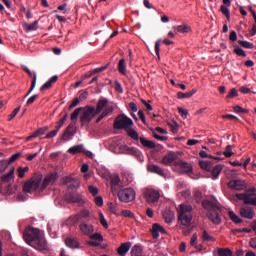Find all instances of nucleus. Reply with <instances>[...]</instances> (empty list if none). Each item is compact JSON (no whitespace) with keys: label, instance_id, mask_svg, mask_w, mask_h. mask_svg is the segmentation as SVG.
I'll return each instance as SVG.
<instances>
[{"label":"nucleus","instance_id":"nucleus-35","mask_svg":"<svg viewBox=\"0 0 256 256\" xmlns=\"http://www.w3.org/2000/svg\"><path fill=\"white\" fill-rule=\"evenodd\" d=\"M115 107H108L106 110L102 111V114L98 116V119H96V123H100L102 119H105V117H108V115H111L114 111Z\"/></svg>","mask_w":256,"mask_h":256},{"label":"nucleus","instance_id":"nucleus-59","mask_svg":"<svg viewBox=\"0 0 256 256\" xmlns=\"http://www.w3.org/2000/svg\"><path fill=\"white\" fill-rule=\"evenodd\" d=\"M84 108L80 107V108H77L71 115V119L73 121H76L78 119V116L79 114L81 113V111H83Z\"/></svg>","mask_w":256,"mask_h":256},{"label":"nucleus","instance_id":"nucleus-61","mask_svg":"<svg viewBox=\"0 0 256 256\" xmlns=\"http://www.w3.org/2000/svg\"><path fill=\"white\" fill-rule=\"evenodd\" d=\"M8 166H9V163L7 160H0V173H3Z\"/></svg>","mask_w":256,"mask_h":256},{"label":"nucleus","instance_id":"nucleus-10","mask_svg":"<svg viewBox=\"0 0 256 256\" xmlns=\"http://www.w3.org/2000/svg\"><path fill=\"white\" fill-rule=\"evenodd\" d=\"M121 150L126 152L129 155H132L133 157H135L139 161H142V159H143V154L138 148L129 147L127 145H122Z\"/></svg>","mask_w":256,"mask_h":256},{"label":"nucleus","instance_id":"nucleus-58","mask_svg":"<svg viewBox=\"0 0 256 256\" xmlns=\"http://www.w3.org/2000/svg\"><path fill=\"white\" fill-rule=\"evenodd\" d=\"M238 44L241 45L242 47L246 48V49H252L254 47V45L250 42L247 41H238Z\"/></svg>","mask_w":256,"mask_h":256},{"label":"nucleus","instance_id":"nucleus-50","mask_svg":"<svg viewBox=\"0 0 256 256\" xmlns=\"http://www.w3.org/2000/svg\"><path fill=\"white\" fill-rule=\"evenodd\" d=\"M28 171H29V167L28 166H26L24 168L23 167H18V169H17L18 177L20 179L24 178L25 173L28 172Z\"/></svg>","mask_w":256,"mask_h":256},{"label":"nucleus","instance_id":"nucleus-34","mask_svg":"<svg viewBox=\"0 0 256 256\" xmlns=\"http://www.w3.org/2000/svg\"><path fill=\"white\" fill-rule=\"evenodd\" d=\"M222 171H223V166L221 164H218L215 167H213L211 170V175L213 177V180L218 179Z\"/></svg>","mask_w":256,"mask_h":256},{"label":"nucleus","instance_id":"nucleus-5","mask_svg":"<svg viewBox=\"0 0 256 256\" xmlns=\"http://www.w3.org/2000/svg\"><path fill=\"white\" fill-rule=\"evenodd\" d=\"M117 197L122 203H130L135 200L136 193L133 188H124L118 191Z\"/></svg>","mask_w":256,"mask_h":256},{"label":"nucleus","instance_id":"nucleus-33","mask_svg":"<svg viewBox=\"0 0 256 256\" xmlns=\"http://www.w3.org/2000/svg\"><path fill=\"white\" fill-rule=\"evenodd\" d=\"M190 245L192 247H195L199 251L203 250V246H201V244H198V234L197 233L192 234L191 240H190Z\"/></svg>","mask_w":256,"mask_h":256},{"label":"nucleus","instance_id":"nucleus-13","mask_svg":"<svg viewBox=\"0 0 256 256\" xmlns=\"http://www.w3.org/2000/svg\"><path fill=\"white\" fill-rule=\"evenodd\" d=\"M240 215L242 218L252 220L255 216L254 209L250 206H244L240 208Z\"/></svg>","mask_w":256,"mask_h":256},{"label":"nucleus","instance_id":"nucleus-51","mask_svg":"<svg viewBox=\"0 0 256 256\" xmlns=\"http://www.w3.org/2000/svg\"><path fill=\"white\" fill-rule=\"evenodd\" d=\"M223 155L226 158H231L233 156V146H231V145L226 146V149L223 152Z\"/></svg>","mask_w":256,"mask_h":256},{"label":"nucleus","instance_id":"nucleus-57","mask_svg":"<svg viewBox=\"0 0 256 256\" xmlns=\"http://www.w3.org/2000/svg\"><path fill=\"white\" fill-rule=\"evenodd\" d=\"M121 215L125 218H134V213L127 209L122 210Z\"/></svg>","mask_w":256,"mask_h":256},{"label":"nucleus","instance_id":"nucleus-53","mask_svg":"<svg viewBox=\"0 0 256 256\" xmlns=\"http://www.w3.org/2000/svg\"><path fill=\"white\" fill-rule=\"evenodd\" d=\"M239 96V93L237 92V89L232 88L228 95L226 96V99H233L235 97Z\"/></svg>","mask_w":256,"mask_h":256},{"label":"nucleus","instance_id":"nucleus-8","mask_svg":"<svg viewBox=\"0 0 256 256\" xmlns=\"http://www.w3.org/2000/svg\"><path fill=\"white\" fill-rule=\"evenodd\" d=\"M94 117H97V114H95V108L93 106H87L81 116V123L83 125H89Z\"/></svg>","mask_w":256,"mask_h":256},{"label":"nucleus","instance_id":"nucleus-24","mask_svg":"<svg viewBox=\"0 0 256 256\" xmlns=\"http://www.w3.org/2000/svg\"><path fill=\"white\" fill-rule=\"evenodd\" d=\"M162 216L166 224H171L175 220V213L170 209L164 210Z\"/></svg>","mask_w":256,"mask_h":256},{"label":"nucleus","instance_id":"nucleus-25","mask_svg":"<svg viewBox=\"0 0 256 256\" xmlns=\"http://www.w3.org/2000/svg\"><path fill=\"white\" fill-rule=\"evenodd\" d=\"M48 127H42V128H39L37 131H35L32 135L28 136L26 138V141L27 142H30L32 139H35V138H38L40 136H43L45 135L46 131H48Z\"/></svg>","mask_w":256,"mask_h":256},{"label":"nucleus","instance_id":"nucleus-2","mask_svg":"<svg viewBox=\"0 0 256 256\" xmlns=\"http://www.w3.org/2000/svg\"><path fill=\"white\" fill-rule=\"evenodd\" d=\"M41 182L42 175L34 176L24 183L23 191L29 194L36 192L40 188Z\"/></svg>","mask_w":256,"mask_h":256},{"label":"nucleus","instance_id":"nucleus-62","mask_svg":"<svg viewBox=\"0 0 256 256\" xmlns=\"http://www.w3.org/2000/svg\"><path fill=\"white\" fill-rule=\"evenodd\" d=\"M88 191H90V194H92V196H97L99 192L98 188L93 185L88 186Z\"/></svg>","mask_w":256,"mask_h":256},{"label":"nucleus","instance_id":"nucleus-56","mask_svg":"<svg viewBox=\"0 0 256 256\" xmlns=\"http://www.w3.org/2000/svg\"><path fill=\"white\" fill-rule=\"evenodd\" d=\"M177 109H178V113L182 117V119H187L188 113H189L188 110L181 108V107H178Z\"/></svg>","mask_w":256,"mask_h":256},{"label":"nucleus","instance_id":"nucleus-49","mask_svg":"<svg viewBox=\"0 0 256 256\" xmlns=\"http://www.w3.org/2000/svg\"><path fill=\"white\" fill-rule=\"evenodd\" d=\"M221 13L226 17L228 21L231 20V12L229 11V8L227 6H221Z\"/></svg>","mask_w":256,"mask_h":256},{"label":"nucleus","instance_id":"nucleus-45","mask_svg":"<svg viewBox=\"0 0 256 256\" xmlns=\"http://www.w3.org/2000/svg\"><path fill=\"white\" fill-rule=\"evenodd\" d=\"M23 27L26 32L36 31L38 29V21H35L32 24H24Z\"/></svg>","mask_w":256,"mask_h":256},{"label":"nucleus","instance_id":"nucleus-29","mask_svg":"<svg viewBox=\"0 0 256 256\" xmlns=\"http://www.w3.org/2000/svg\"><path fill=\"white\" fill-rule=\"evenodd\" d=\"M80 229L85 235H91L94 232V226L88 223H82Z\"/></svg>","mask_w":256,"mask_h":256},{"label":"nucleus","instance_id":"nucleus-52","mask_svg":"<svg viewBox=\"0 0 256 256\" xmlns=\"http://www.w3.org/2000/svg\"><path fill=\"white\" fill-rule=\"evenodd\" d=\"M234 53L240 57H247V54L245 53V51H243V49H241L239 46H235Z\"/></svg>","mask_w":256,"mask_h":256},{"label":"nucleus","instance_id":"nucleus-14","mask_svg":"<svg viewBox=\"0 0 256 256\" xmlns=\"http://www.w3.org/2000/svg\"><path fill=\"white\" fill-rule=\"evenodd\" d=\"M175 164L185 174L193 172V166L186 161L178 160L175 162Z\"/></svg>","mask_w":256,"mask_h":256},{"label":"nucleus","instance_id":"nucleus-11","mask_svg":"<svg viewBox=\"0 0 256 256\" xmlns=\"http://www.w3.org/2000/svg\"><path fill=\"white\" fill-rule=\"evenodd\" d=\"M109 101L106 98H102L98 100L96 103V109H94V115H99L102 111H107L108 107H114L112 105H108Z\"/></svg>","mask_w":256,"mask_h":256},{"label":"nucleus","instance_id":"nucleus-4","mask_svg":"<svg viewBox=\"0 0 256 256\" xmlns=\"http://www.w3.org/2000/svg\"><path fill=\"white\" fill-rule=\"evenodd\" d=\"M256 188L247 189L246 192L238 195L240 201H243L245 205H252L256 207Z\"/></svg>","mask_w":256,"mask_h":256},{"label":"nucleus","instance_id":"nucleus-44","mask_svg":"<svg viewBox=\"0 0 256 256\" xmlns=\"http://www.w3.org/2000/svg\"><path fill=\"white\" fill-rule=\"evenodd\" d=\"M202 240L205 242H215L216 238L211 236L207 230H203L202 232Z\"/></svg>","mask_w":256,"mask_h":256},{"label":"nucleus","instance_id":"nucleus-3","mask_svg":"<svg viewBox=\"0 0 256 256\" xmlns=\"http://www.w3.org/2000/svg\"><path fill=\"white\" fill-rule=\"evenodd\" d=\"M134 125V122L131 118L126 116L125 114H121L114 120V129H124L127 131Z\"/></svg>","mask_w":256,"mask_h":256},{"label":"nucleus","instance_id":"nucleus-12","mask_svg":"<svg viewBox=\"0 0 256 256\" xmlns=\"http://www.w3.org/2000/svg\"><path fill=\"white\" fill-rule=\"evenodd\" d=\"M64 199L68 203L75 204L82 201V196L76 192H67Z\"/></svg>","mask_w":256,"mask_h":256},{"label":"nucleus","instance_id":"nucleus-1","mask_svg":"<svg viewBox=\"0 0 256 256\" xmlns=\"http://www.w3.org/2000/svg\"><path fill=\"white\" fill-rule=\"evenodd\" d=\"M178 222L185 227L191 225L193 220V206L191 204L182 203L177 207Z\"/></svg>","mask_w":256,"mask_h":256},{"label":"nucleus","instance_id":"nucleus-9","mask_svg":"<svg viewBox=\"0 0 256 256\" xmlns=\"http://www.w3.org/2000/svg\"><path fill=\"white\" fill-rule=\"evenodd\" d=\"M227 186L231 190L241 192L247 188V183L242 179H232L227 183Z\"/></svg>","mask_w":256,"mask_h":256},{"label":"nucleus","instance_id":"nucleus-46","mask_svg":"<svg viewBox=\"0 0 256 256\" xmlns=\"http://www.w3.org/2000/svg\"><path fill=\"white\" fill-rule=\"evenodd\" d=\"M167 125H168V127H170L171 132L173 134H177L178 133V131H179V124H178L177 121L168 122Z\"/></svg>","mask_w":256,"mask_h":256},{"label":"nucleus","instance_id":"nucleus-27","mask_svg":"<svg viewBox=\"0 0 256 256\" xmlns=\"http://www.w3.org/2000/svg\"><path fill=\"white\" fill-rule=\"evenodd\" d=\"M89 215H90L89 210L84 209V210L81 211V213H78V214L74 215L72 217V220H73L74 223H78L81 220V218L86 219V218L89 217Z\"/></svg>","mask_w":256,"mask_h":256},{"label":"nucleus","instance_id":"nucleus-63","mask_svg":"<svg viewBox=\"0 0 256 256\" xmlns=\"http://www.w3.org/2000/svg\"><path fill=\"white\" fill-rule=\"evenodd\" d=\"M94 203H96V206L102 207L103 206V197L102 196L94 197Z\"/></svg>","mask_w":256,"mask_h":256},{"label":"nucleus","instance_id":"nucleus-22","mask_svg":"<svg viewBox=\"0 0 256 256\" xmlns=\"http://www.w3.org/2000/svg\"><path fill=\"white\" fill-rule=\"evenodd\" d=\"M131 247V242H124L123 244H120L119 248H117V254L119 256H125L130 251Z\"/></svg>","mask_w":256,"mask_h":256},{"label":"nucleus","instance_id":"nucleus-38","mask_svg":"<svg viewBox=\"0 0 256 256\" xmlns=\"http://www.w3.org/2000/svg\"><path fill=\"white\" fill-rule=\"evenodd\" d=\"M84 152V146L83 145H76L71 148H69L68 153L71 155H76Z\"/></svg>","mask_w":256,"mask_h":256},{"label":"nucleus","instance_id":"nucleus-40","mask_svg":"<svg viewBox=\"0 0 256 256\" xmlns=\"http://www.w3.org/2000/svg\"><path fill=\"white\" fill-rule=\"evenodd\" d=\"M229 218L235 223V224H241L243 222V219L239 217V215L235 214L233 210H230L228 212Z\"/></svg>","mask_w":256,"mask_h":256},{"label":"nucleus","instance_id":"nucleus-26","mask_svg":"<svg viewBox=\"0 0 256 256\" xmlns=\"http://www.w3.org/2000/svg\"><path fill=\"white\" fill-rule=\"evenodd\" d=\"M147 170L150 173H154V174H157L159 176H164V170L160 166H158V165L149 164L147 166Z\"/></svg>","mask_w":256,"mask_h":256},{"label":"nucleus","instance_id":"nucleus-60","mask_svg":"<svg viewBox=\"0 0 256 256\" xmlns=\"http://www.w3.org/2000/svg\"><path fill=\"white\" fill-rule=\"evenodd\" d=\"M100 224H102V227H104L106 229L109 228L108 222L105 219V216H104V214L102 212H100Z\"/></svg>","mask_w":256,"mask_h":256},{"label":"nucleus","instance_id":"nucleus-15","mask_svg":"<svg viewBox=\"0 0 256 256\" xmlns=\"http://www.w3.org/2000/svg\"><path fill=\"white\" fill-rule=\"evenodd\" d=\"M159 233L166 234V229L159 223H154L152 225V229H151V234H152L153 239H158L160 236Z\"/></svg>","mask_w":256,"mask_h":256},{"label":"nucleus","instance_id":"nucleus-47","mask_svg":"<svg viewBox=\"0 0 256 256\" xmlns=\"http://www.w3.org/2000/svg\"><path fill=\"white\" fill-rule=\"evenodd\" d=\"M218 256H233V252L229 248H218Z\"/></svg>","mask_w":256,"mask_h":256},{"label":"nucleus","instance_id":"nucleus-43","mask_svg":"<svg viewBox=\"0 0 256 256\" xmlns=\"http://www.w3.org/2000/svg\"><path fill=\"white\" fill-rule=\"evenodd\" d=\"M126 133H127L128 137H130L132 140H134V141H138L139 140V134H138L137 131H135V130H133L131 128H128L126 130Z\"/></svg>","mask_w":256,"mask_h":256},{"label":"nucleus","instance_id":"nucleus-20","mask_svg":"<svg viewBox=\"0 0 256 256\" xmlns=\"http://www.w3.org/2000/svg\"><path fill=\"white\" fill-rule=\"evenodd\" d=\"M76 134V130L74 128V124L71 123L69 126L66 128L64 134L62 135V140L64 141H69L71 140L72 137Z\"/></svg>","mask_w":256,"mask_h":256},{"label":"nucleus","instance_id":"nucleus-28","mask_svg":"<svg viewBox=\"0 0 256 256\" xmlns=\"http://www.w3.org/2000/svg\"><path fill=\"white\" fill-rule=\"evenodd\" d=\"M15 168L12 167L7 174L1 177L2 183H10L14 179Z\"/></svg>","mask_w":256,"mask_h":256},{"label":"nucleus","instance_id":"nucleus-37","mask_svg":"<svg viewBox=\"0 0 256 256\" xmlns=\"http://www.w3.org/2000/svg\"><path fill=\"white\" fill-rule=\"evenodd\" d=\"M198 89L194 88L190 92H178L177 93V98L178 99H185V98H191L195 93H197Z\"/></svg>","mask_w":256,"mask_h":256},{"label":"nucleus","instance_id":"nucleus-30","mask_svg":"<svg viewBox=\"0 0 256 256\" xmlns=\"http://www.w3.org/2000/svg\"><path fill=\"white\" fill-rule=\"evenodd\" d=\"M202 206L205 210H207L209 212L215 211L217 209V205L213 201H210V200H203Z\"/></svg>","mask_w":256,"mask_h":256},{"label":"nucleus","instance_id":"nucleus-7","mask_svg":"<svg viewBox=\"0 0 256 256\" xmlns=\"http://www.w3.org/2000/svg\"><path fill=\"white\" fill-rule=\"evenodd\" d=\"M161 194L158 190L155 189H145L144 191V199L148 204H156L159 202Z\"/></svg>","mask_w":256,"mask_h":256},{"label":"nucleus","instance_id":"nucleus-31","mask_svg":"<svg viewBox=\"0 0 256 256\" xmlns=\"http://www.w3.org/2000/svg\"><path fill=\"white\" fill-rule=\"evenodd\" d=\"M139 141H140V144L147 148V149H155L156 148V144L154 141H150V140H147L146 138L144 137H140L139 138Z\"/></svg>","mask_w":256,"mask_h":256},{"label":"nucleus","instance_id":"nucleus-18","mask_svg":"<svg viewBox=\"0 0 256 256\" xmlns=\"http://www.w3.org/2000/svg\"><path fill=\"white\" fill-rule=\"evenodd\" d=\"M207 217L215 225H219L222 222V218L217 210L209 211Z\"/></svg>","mask_w":256,"mask_h":256},{"label":"nucleus","instance_id":"nucleus-16","mask_svg":"<svg viewBox=\"0 0 256 256\" xmlns=\"http://www.w3.org/2000/svg\"><path fill=\"white\" fill-rule=\"evenodd\" d=\"M64 182L70 190L78 189L80 187V180L78 178L67 176L65 177Z\"/></svg>","mask_w":256,"mask_h":256},{"label":"nucleus","instance_id":"nucleus-17","mask_svg":"<svg viewBox=\"0 0 256 256\" xmlns=\"http://www.w3.org/2000/svg\"><path fill=\"white\" fill-rule=\"evenodd\" d=\"M58 178V174L57 173H51L47 176H45V179L43 180V183L40 184V190L44 191L46 189V187L51 183V182H55Z\"/></svg>","mask_w":256,"mask_h":256},{"label":"nucleus","instance_id":"nucleus-41","mask_svg":"<svg viewBox=\"0 0 256 256\" xmlns=\"http://www.w3.org/2000/svg\"><path fill=\"white\" fill-rule=\"evenodd\" d=\"M173 29L178 33H189L191 31V28L186 24L174 26Z\"/></svg>","mask_w":256,"mask_h":256},{"label":"nucleus","instance_id":"nucleus-64","mask_svg":"<svg viewBox=\"0 0 256 256\" xmlns=\"http://www.w3.org/2000/svg\"><path fill=\"white\" fill-rule=\"evenodd\" d=\"M21 109V106H18L16 109L13 110V112L9 115L8 121H12L14 117H16L17 113H19Z\"/></svg>","mask_w":256,"mask_h":256},{"label":"nucleus","instance_id":"nucleus-55","mask_svg":"<svg viewBox=\"0 0 256 256\" xmlns=\"http://www.w3.org/2000/svg\"><path fill=\"white\" fill-rule=\"evenodd\" d=\"M252 229L251 228H242V229H232L233 234H238V233H251Z\"/></svg>","mask_w":256,"mask_h":256},{"label":"nucleus","instance_id":"nucleus-36","mask_svg":"<svg viewBox=\"0 0 256 256\" xmlns=\"http://www.w3.org/2000/svg\"><path fill=\"white\" fill-rule=\"evenodd\" d=\"M199 166L202 170H205L207 172H211L213 169V163L211 161H199Z\"/></svg>","mask_w":256,"mask_h":256},{"label":"nucleus","instance_id":"nucleus-32","mask_svg":"<svg viewBox=\"0 0 256 256\" xmlns=\"http://www.w3.org/2000/svg\"><path fill=\"white\" fill-rule=\"evenodd\" d=\"M65 244L67 245V247H69L71 249L79 248V242H78V240H76V238L67 237L65 240Z\"/></svg>","mask_w":256,"mask_h":256},{"label":"nucleus","instance_id":"nucleus-42","mask_svg":"<svg viewBox=\"0 0 256 256\" xmlns=\"http://www.w3.org/2000/svg\"><path fill=\"white\" fill-rule=\"evenodd\" d=\"M58 80V76L55 75L53 76L49 81H47L42 87H41V91L43 90H47V89H50L53 85V83L57 82Z\"/></svg>","mask_w":256,"mask_h":256},{"label":"nucleus","instance_id":"nucleus-23","mask_svg":"<svg viewBox=\"0 0 256 256\" xmlns=\"http://www.w3.org/2000/svg\"><path fill=\"white\" fill-rule=\"evenodd\" d=\"M176 158L177 156L174 152H169L162 158L161 164L169 166L176 160Z\"/></svg>","mask_w":256,"mask_h":256},{"label":"nucleus","instance_id":"nucleus-21","mask_svg":"<svg viewBox=\"0 0 256 256\" xmlns=\"http://www.w3.org/2000/svg\"><path fill=\"white\" fill-rule=\"evenodd\" d=\"M33 244H34V248L39 250V251H46L48 249L47 242L42 237V235Z\"/></svg>","mask_w":256,"mask_h":256},{"label":"nucleus","instance_id":"nucleus-6","mask_svg":"<svg viewBox=\"0 0 256 256\" xmlns=\"http://www.w3.org/2000/svg\"><path fill=\"white\" fill-rule=\"evenodd\" d=\"M41 236L40 229L29 227L26 229V231L23 233V238L27 244H31L37 241Z\"/></svg>","mask_w":256,"mask_h":256},{"label":"nucleus","instance_id":"nucleus-19","mask_svg":"<svg viewBox=\"0 0 256 256\" xmlns=\"http://www.w3.org/2000/svg\"><path fill=\"white\" fill-rule=\"evenodd\" d=\"M110 186L112 188V192H117L122 187V182L118 175L110 177Z\"/></svg>","mask_w":256,"mask_h":256},{"label":"nucleus","instance_id":"nucleus-54","mask_svg":"<svg viewBox=\"0 0 256 256\" xmlns=\"http://www.w3.org/2000/svg\"><path fill=\"white\" fill-rule=\"evenodd\" d=\"M90 239L95 240L98 243H101L103 241V236L100 233H94L90 235Z\"/></svg>","mask_w":256,"mask_h":256},{"label":"nucleus","instance_id":"nucleus-39","mask_svg":"<svg viewBox=\"0 0 256 256\" xmlns=\"http://www.w3.org/2000/svg\"><path fill=\"white\" fill-rule=\"evenodd\" d=\"M130 254L131 256H143V248L135 244L134 247L131 248Z\"/></svg>","mask_w":256,"mask_h":256},{"label":"nucleus","instance_id":"nucleus-48","mask_svg":"<svg viewBox=\"0 0 256 256\" xmlns=\"http://www.w3.org/2000/svg\"><path fill=\"white\" fill-rule=\"evenodd\" d=\"M118 71L125 75L126 74V63H125V59H121L118 62Z\"/></svg>","mask_w":256,"mask_h":256}]
</instances>
